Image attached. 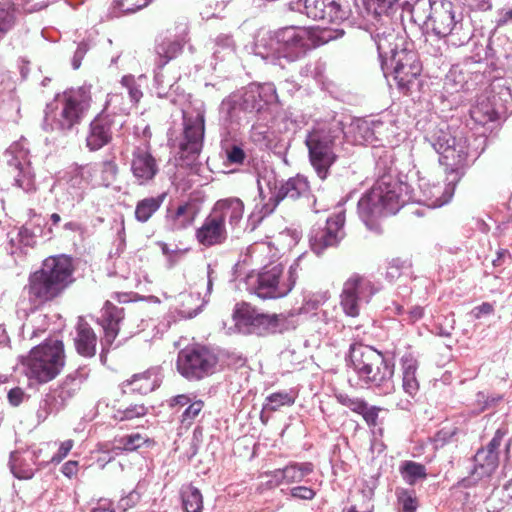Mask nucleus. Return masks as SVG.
Masks as SVG:
<instances>
[{
    "instance_id": "1",
    "label": "nucleus",
    "mask_w": 512,
    "mask_h": 512,
    "mask_svg": "<svg viewBox=\"0 0 512 512\" xmlns=\"http://www.w3.org/2000/svg\"><path fill=\"white\" fill-rule=\"evenodd\" d=\"M345 137L357 145L381 147L384 141V123L355 119L346 133L344 122L338 115L316 122L308 132L305 144L311 165L320 179L324 180L328 176L330 167L337 160V148Z\"/></svg>"
},
{
    "instance_id": "2",
    "label": "nucleus",
    "mask_w": 512,
    "mask_h": 512,
    "mask_svg": "<svg viewBox=\"0 0 512 512\" xmlns=\"http://www.w3.org/2000/svg\"><path fill=\"white\" fill-rule=\"evenodd\" d=\"M378 158L376 166L384 172L375 181L358 201V215L369 230L379 232L377 219L396 214L406 203L413 200L410 187L392 174L390 166L382 159V155L375 153Z\"/></svg>"
},
{
    "instance_id": "3",
    "label": "nucleus",
    "mask_w": 512,
    "mask_h": 512,
    "mask_svg": "<svg viewBox=\"0 0 512 512\" xmlns=\"http://www.w3.org/2000/svg\"><path fill=\"white\" fill-rule=\"evenodd\" d=\"M412 18L452 46L467 44L473 36L471 20L450 0H417L412 6Z\"/></svg>"
},
{
    "instance_id": "4",
    "label": "nucleus",
    "mask_w": 512,
    "mask_h": 512,
    "mask_svg": "<svg viewBox=\"0 0 512 512\" xmlns=\"http://www.w3.org/2000/svg\"><path fill=\"white\" fill-rule=\"evenodd\" d=\"M74 270L70 256L61 254L46 258L41 268L30 274L28 283L23 288V297L29 303V311L33 312L61 296L74 282Z\"/></svg>"
},
{
    "instance_id": "5",
    "label": "nucleus",
    "mask_w": 512,
    "mask_h": 512,
    "mask_svg": "<svg viewBox=\"0 0 512 512\" xmlns=\"http://www.w3.org/2000/svg\"><path fill=\"white\" fill-rule=\"evenodd\" d=\"M349 360L358 379L378 395H390L395 391V363L374 347L353 343L349 348Z\"/></svg>"
},
{
    "instance_id": "6",
    "label": "nucleus",
    "mask_w": 512,
    "mask_h": 512,
    "mask_svg": "<svg viewBox=\"0 0 512 512\" xmlns=\"http://www.w3.org/2000/svg\"><path fill=\"white\" fill-rule=\"evenodd\" d=\"M425 141L440 155V163L450 170L453 180H460L465 167L481 153L471 147L469 138L462 132L452 133L446 124L430 130L425 135Z\"/></svg>"
},
{
    "instance_id": "7",
    "label": "nucleus",
    "mask_w": 512,
    "mask_h": 512,
    "mask_svg": "<svg viewBox=\"0 0 512 512\" xmlns=\"http://www.w3.org/2000/svg\"><path fill=\"white\" fill-rule=\"evenodd\" d=\"M91 103L87 87L71 88L48 104L42 123L43 130L66 134L76 128L84 118Z\"/></svg>"
},
{
    "instance_id": "8",
    "label": "nucleus",
    "mask_w": 512,
    "mask_h": 512,
    "mask_svg": "<svg viewBox=\"0 0 512 512\" xmlns=\"http://www.w3.org/2000/svg\"><path fill=\"white\" fill-rule=\"evenodd\" d=\"M299 256L289 267L287 275H283V266L278 264L258 273H251L246 277V289L261 299H276L286 296L295 286L300 272L303 271Z\"/></svg>"
},
{
    "instance_id": "9",
    "label": "nucleus",
    "mask_w": 512,
    "mask_h": 512,
    "mask_svg": "<svg viewBox=\"0 0 512 512\" xmlns=\"http://www.w3.org/2000/svg\"><path fill=\"white\" fill-rule=\"evenodd\" d=\"M233 319L240 332L259 336L284 333L294 330L298 325L294 312L265 314L246 303L236 305Z\"/></svg>"
},
{
    "instance_id": "10",
    "label": "nucleus",
    "mask_w": 512,
    "mask_h": 512,
    "mask_svg": "<svg viewBox=\"0 0 512 512\" xmlns=\"http://www.w3.org/2000/svg\"><path fill=\"white\" fill-rule=\"evenodd\" d=\"M23 365L29 380L39 384L53 380L65 365L63 342L58 339L46 340L31 349Z\"/></svg>"
},
{
    "instance_id": "11",
    "label": "nucleus",
    "mask_w": 512,
    "mask_h": 512,
    "mask_svg": "<svg viewBox=\"0 0 512 512\" xmlns=\"http://www.w3.org/2000/svg\"><path fill=\"white\" fill-rule=\"evenodd\" d=\"M507 431L499 428L492 439L476 450L472 457L473 466L466 477L460 479L454 488H473L482 482H488L499 467L500 452Z\"/></svg>"
},
{
    "instance_id": "12",
    "label": "nucleus",
    "mask_w": 512,
    "mask_h": 512,
    "mask_svg": "<svg viewBox=\"0 0 512 512\" xmlns=\"http://www.w3.org/2000/svg\"><path fill=\"white\" fill-rule=\"evenodd\" d=\"M205 136V115L197 111L191 114L183 111L182 128L168 134V143L178 149L181 158H196L202 151Z\"/></svg>"
},
{
    "instance_id": "13",
    "label": "nucleus",
    "mask_w": 512,
    "mask_h": 512,
    "mask_svg": "<svg viewBox=\"0 0 512 512\" xmlns=\"http://www.w3.org/2000/svg\"><path fill=\"white\" fill-rule=\"evenodd\" d=\"M122 100L121 94L109 95L104 109L91 121L86 136V146L90 151H97L109 144L114 131L123 127V115L116 112V106Z\"/></svg>"
},
{
    "instance_id": "14",
    "label": "nucleus",
    "mask_w": 512,
    "mask_h": 512,
    "mask_svg": "<svg viewBox=\"0 0 512 512\" xmlns=\"http://www.w3.org/2000/svg\"><path fill=\"white\" fill-rule=\"evenodd\" d=\"M382 71L386 78L392 77L401 92L407 94L419 87L422 65L414 51L402 48L390 57V61H384Z\"/></svg>"
},
{
    "instance_id": "15",
    "label": "nucleus",
    "mask_w": 512,
    "mask_h": 512,
    "mask_svg": "<svg viewBox=\"0 0 512 512\" xmlns=\"http://www.w3.org/2000/svg\"><path fill=\"white\" fill-rule=\"evenodd\" d=\"M259 195L262 200L265 199L263 184H265L271 196L268 202L263 204L264 214L270 215L280 201L284 199L296 200L300 197L306 196L309 192V184L305 177L297 175L296 177L289 178L287 181L282 182L277 186L275 175L270 172L263 176H259L257 180Z\"/></svg>"
},
{
    "instance_id": "16",
    "label": "nucleus",
    "mask_w": 512,
    "mask_h": 512,
    "mask_svg": "<svg viewBox=\"0 0 512 512\" xmlns=\"http://www.w3.org/2000/svg\"><path fill=\"white\" fill-rule=\"evenodd\" d=\"M311 45V33L298 26L280 28L270 38L271 53L290 62L303 57Z\"/></svg>"
},
{
    "instance_id": "17",
    "label": "nucleus",
    "mask_w": 512,
    "mask_h": 512,
    "mask_svg": "<svg viewBox=\"0 0 512 512\" xmlns=\"http://www.w3.org/2000/svg\"><path fill=\"white\" fill-rule=\"evenodd\" d=\"M217 362L218 358L213 351L205 346L196 345L179 351L176 367L184 378L193 381L211 375Z\"/></svg>"
},
{
    "instance_id": "18",
    "label": "nucleus",
    "mask_w": 512,
    "mask_h": 512,
    "mask_svg": "<svg viewBox=\"0 0 512 512\" xmlns=\"http://www.w3.org/2000/svg\"><path fill=\"white\" fill-rule=\"evenodd\" d=\"M89 372V369L83 366L68 374L41 402L37 412L38 418L46 419L49 414L63 409L68 401L79 392L82 384L89 377Z\"/></svg>"
},
{
    "instance_id": "19",
    "label": "nucleus",
    "mask_w": 512,
    "mask_h": 512,
    "mask_svg": "<svg viewBox=\"0 0 512 512\" xmlns=\"http://www.w3.org/2000/svg\"><path fill=\"white\" fill-rule=\"evenodd\" d=\"M376 291L374 284L366 277L351 275L344 282L340 294V306L345 315L353 318L359 316L361 303H368Z\"/></svg>"
},
{
    "instance_id": "20",
    "label": "nucleus",
    "mask_w": 512,
    "mask_h": 512,
    "mask_svg": "<svg viewBox=\"0 0 512 512\" xmlns=\"http://www.w3.org/2000/svg\"><path fill=\"white\" fill-rule=\"evenodd\" d=\"M345 214L343 211L326 218L325 223L316 224L309 233L312 251L321 255L327 248L336 247L345 236Z\"/></svg>"
},
{
    "instance_id": "21",
    "label": "nucleus",
    "mask_w": 512,
    "mask_h": 512,
    "mask_svg": "<svg viewBox=\"0 0 512 512\" xmlns=\"http://www.w3.org/2000/svg\"><path fill=\"white\" fill-rule=\"evenodd\" d=\"M3 157L7 165L13 168L16 185L26 192L35 188L34 174L31 167L30 151L25 138L13 142L4 152Z\"/></svg>"
},
{
    "instance_id": "22",
    "label": "nucleus",
    "mask_w": 512,
    "mask_h": 512,
    "mask_svg": "<svg viewBox=\"0 0 512 512\" xmlns=\"http://www.w3.org/2000/svg\"><path fill=\"white\" fill-rule=\"evenodd\" d=\"M395 24L392 18L385 17L384 23L365 27L377 48L381 68L384 61H390V57L400 52L404 44L403 38L395 31Z\"/></svg>"
},
{
    "instance_id": "23",
    "label": "nucleus",
    "mask_w": 512,
    "mask_h": 512,
    "mask_svg": "<svg viewBox=\"0 0 512 512\" xmlns=\"http://www.w3.org/2000/svg\"><path fill=\"white\" fill-rule=\"evenodd\" d=\"M235 94L248 115L265 111L277 100L276 88L272 83H251Z\"/></svg>"
},
{
    "instance_id": "24",
    "label": "nucleus",
    "mask_w": 512,
    "mask_h": 512,
    "mask_svg": "<svg viewBox=\"0 0 512 512\" xmlns=\"http://www.w3.org/2000/svg\"><path fill=\"white\" fill-rule=\"evenodd\" d=\"M304 13L313 20L328 23L344 21L350 16L347 0H303Z\"/></svg>"
},
{
    "instance_id": "25",
    "label": "nucleus",
    "mask_w": 512,
    "mask_h": 512,
    "mask_svg": "<svg viewBox=\"0 0 512 512\" xmlns=\"http://www.w3.org/2000/svg\"><path fill=\"white\" fill-rule=\"evenodd\" d=\"M130 170L138 185H146L156 177L159 164L151 154L148 145L136 147L132 151Z\"/></svg>"
},
{
    "instance_id": "26",
    "label": "nucleus",
    "mask_w": 512,
    "mask_h": 512,
    "mask_svg": "<svg viewBox=\"0 0 512 512\" xmlns=\"http://www.w3.org/2000/svg\"><path fill=\"white\" fill-rule=\"evenodd\" d=\"M244 203L240 198L228 197L216 201L209 212L216 220L234 230L239 226L244 215Z\"/></svg>"
},
{
    "instance_id": "27",
    "label": "nucleus",
    "mask_w": 512,
    "mask_h": 512,
    "mask_svg": "<svg viewBox=\"0 0 512 512\" xmlns=\"http://www.w3.org/2000/svg\"><path fill=\"white\" fill-rule=\"evenodd\" d=\"M228 237L227 225H223L210 214L204 218L201 226L195 231L197 242L205 248L221 246L227 242Z\"/></svg>"
},
{
    "instance_id": "28",
    "label": "nucleus",
    "mask_w": 512,
    "mask_h": 512,
    "mask_svg": "<svg viewBox=\"0 0 512 512\" xmlns=\"http://www.w3.org/2000/svg\"><path fill=\"white\" fill-rule=\"evenodd\" d=\"M238 99L240 98L232 93L219 106V123L228 132L236 130L248 116Z\"/></svg>"
},
{
    "instance_id": "29",
    "label": "nucleus",
    "mask_w": 512,
    "mask_h": 512,
    "mask_svg": "<svg viewBox=\"0 0 512 512\" xmlns=\"http://www.w3.org/2000/svg\"><path fill=\"white\" fill-rule=\"evenodd\" d=\"M198 209L191 202H183L175 208H168L165 220L166 228L171 232H179L193 225Z\"/></svg>"
},
{
    "instance_id": "30",
    "label": "nucleus",
    "mask_w": 512,
    "mask_h": 512,
    "mask_svg": "<svg viewBox=\"0 0 512 512\" xmlns=\"http://www.w3.org/2000/svg\"><path fill=\"white\" fill-rule=\"evenodd\" d=\"M124 319V309L106 302L102 309L101 323L104 329V338L101 340V346L104 351H109L112 343L119 333V325Z\"/></svg>"
},
{
    "instance_id": "31",
    "label": "nucleus",
    "mask_w": 512,
    "mask_h": 512,
    "mask_svg": "<svg viewBox=\"0 0 512 512\" xmlns=\"http://www.w3.org/2000/svg\"><path fill=\"white\" fill-rule=\"evenodd\" d=\"M74 345L79 355L91 358L96 354L97 336L91 326L79 317L76 325Z\"/></svg>"
},
{
    "instance_id": "32",
    "label": "nucleus",
    "mask_w": 512,
    "mask_h": 512,
    "mask_svg": "<svg viewBox=\"0 0 512 512\" xmlns=\"http://www.w3.org/2000/svg\"><path fill=\"white\" fill-rule=\"evenodd\" d=\"M448 171V183L442 185L440 183L433 184L427 191H424L423 201L428 207L438 208L447 204L454 195L455 186L459 180H453V176Z\"/></svg>"
},
{
    "instance_id": "33",
    "label": "nucleus",
    "mask_w": 512,
    "mask_h": 512,
    "mask_svg": "<svg viewBox=\"0 0 512 512\" xmlns=\"http://www.w3.org/2000/svg\"><path fill=\"white\" fill-rule=\"evenodd\" d=\"M402 373V389L409 397L414 398L419 391V381L416 377L418 361L412 353L404 354L400 359Z\"/></svg>"
},
{
    "instance_id": "34",
    "label": "nucleus",
    "mask_w": 512,
    "mask_h": 512,
    "mask_svg": "<svg viewBox=\"0 0 512 512\" xmlns=\"http://www.w3.org/2000/svg\"><path fill=\"white\" fill-rule=\"evenodd\" d=\"M501 114L503 112L494 105L493 100L485 93L478 97L476 104L470 109L471 119L476 124L483 126L497 120Z\"/></svg>"
},
{
    "instance_id": "35",
    "label": "nucleus",
    "mask_w": 512,
    "mask_h": 512,
    "mask_svg": "<svg viewBox=\"0 0 512 512\" xmlns=\"http://www.w3.org/2000/svg\"><path fill=\"white\" fill-rule=\"evenodd\" d=\"M397 0H363L366 12V26L384 23V18H392L389 11Z\"/></svg>"
},
{
    "instance_id": "36",
    "label": "nucleus",
    "mask_w": 512,
    "mask_h": 512,
    "mask_svg": "<svg viewBox=\"0 0 512 512\" xmlns=\"http://www.w3.org/2000/svg\"><path fill=\"white\" fill-rule=\"evenodd\" d=\"M485 94L490 96L494 105H496L503 113L512 109V92L506 79H494L490 84L489 90H487Z\"/></svg>"
},
{
    "instance_id": "37",
    "label": "nucleus",
    "mask_w": 512,
    "mask_h": 512,
    "mask_svg": "<svg viewBox=\"0 0 512 512\" xmlns=\"http://www.w3.org/2000/svg\"><path fill=\"white\" fill-rule=\"evenodd\" d=\"M182 49L183 44L177 39L165 37L158 41L155 47L158 68H163L170 60L176 58Z\"/></svg>"
},
{
    "instance_id": "38",
    "label": "nucleus",
    "mask_w": 512,
    "mask_h": 512,
    "mask_svg": "<svg viewBox=\"0 0 512 512\" xmlns=\"http://www.w3.org/2000/svg\"><path fill=\"white\" fill-rule=\"evenodd\" d=\"M165 194L157 197H148L139 201L135 208V218L142 223L147 222L150 217L161 207Z\"/></svg>"
},
{
    "instance_id": "39",
    "label": "nucleus",
    "mask_w": 512,
    "mask_h": 512,
    "mask_svg": "<svg viewBox=\"0 0 512 512\" xmlns=\"http://www.w3.org/2000/svg\"><path fill=\"white\" fill-rule=\"evenodd\" d=\"M313 471L314 465L311 462H290L284 467V478L287 484L299 483Z\"/></svg>"
},
{
    "instance_id": "40",
    "label": "nucleus",
    "mask_w": 512,
    "mask_h": 512,
    "mask_svg": "<svg viewBox=\"0 0 512 512\" xmlns=\"http://www.w3.org/2000/svg\"><path fill=\"white\" fill-rule=\"evenodd\" d=\"M399 471L403 480L409 485H415L427 477L426 467L414 461H404Z\"/></svg>"
},
{
    "instance_id": "41",
    "label": "nucleus",
    "mask_w": 512,
    "mask_h": 512,
    "mask_svg": "<svg viewBox=\"0 0 512 512\" xmlns=\"http://www.w3.org/2000/svg\"><path fill=\"white\" fill-rule=\"evenodd\" d=\"M181 495L184 512H202L203 498L198 488L190 485L182 491Z\"/></svg>"
},
{
    "instance_id": "42",
    "label": "nucleus",
    "mask_w": 512,
    "mask_h": 512,
    "mask_svg": "<svg viewBox=\"0 0 512 512\" xmlns=\"http://www.w3.org/2000/svg\"><path fill=\"white\" fill-rule=\"evenodd\" d=\"M9 244L12 248L33 247L36 244L35 233L26 225L20 227L15 233L9 234Z\"/></svg>"
},
{
    "instance_id": "43",
    "label": "nucleus",
    "mask_w": 512,
    "mask_h": 512,
    "mask_svg": "<svg viewBox=\"0 0 512 512\" xmlns=\"http://www.w3.org/2000/svg\"><path fill=\"white\" fill-rule=\"evenodd\" d=\"M395 494L397 497L398 512H416L418 499L414 490L397 488Z\"/></svg>"
},
{
    "instance_id": "44",
    "label": "nucleus",
    "mask_w": 512,
    "mask_h": 512,
    "mask_svg": "<svg viewBox=\"0 0 512 512\" xmlns=\"http://www.w3.org/2000/svg\"><path fill=\"white\" fill-rule=\"evenodd\" d=\"M152 0H113V12L116 16L133 14L147 7Z\"/></svg>"
},
{
    "instance_id": "45",
    "label": "nucleus",
    "mask_w": 512,
    "mask_h": 512,
    "mask_svg": "<svg viewBox=\"0 0 512 512\" xmlns=\"http://www.w3.org/2000/svg\"><path fill=\"white\" fill-rule=\"evenodd\" d=\"M294 401V397L288 392H275L266 397L263 410L274 412L282 406H291L294 404Z\"/></svg>"
},
{
    "instance_id": "46",
    "label": "nucleus",
    "mask_w": 512,
    "mask_h": 512,
    "mask_svg": "<svg viewBox=\"0 0 512 512\" xmlns=\"http://www.w3.org/2000/svg\"><path fill=\"white\" fill-rule=\"evenodd\" d=\"M15 24V12L8 3H0V39L13 28Z\"/></svg>"
},
{
    "instance_id": "47",
    "label": "nucleus",
    "mask_w": 512,
    "mask_h": 512,
    "mask_svg": "<svg viewBox=\"0 0 512 512\" xmlns=\"http://www.w3.org/2000/svg\"><path fill=\"white\" fill-rule=\"evenodd\" d=\"M86 174H89L86 167H76L69 172L68 185L79 195L80 191L88 184V176Z\"/></svg>"
},
{
    "instance_id": "48",
    "label": "nucleus",
    "mask_w": 512,
    "mask_h": 512,
    "mask_svg": "<svg viewBox=\"0 0 512 512\" xmlns=\"http://www.w3.org/2000/svg\"><path fill=\"white\" fill-rule=\"evenodd\" d=\"M204 407L202 400H193L183 411L180 422L185 428H189Z\"/></svg>"
},
{
    "instance_id": "49",
    "label": "nucleus",
    "mask_w": 512,
    "mask_h": 512,
    "mask_svg": "<svg viewBox=\"0 0 512 512\" xmlns=\"http://www.w3.org/2000/svg\"><path fill=\"white\" fill-rule=\"evenodd\" d=\"M102 184L109 187L117 178L118 165L114 160H105L100 164Z\"/></svg>"
},
{
    "instance_id": "50",
    "label": "nucleus",
    "mask_w": 512,
    "mask_h": 512,
    "mask_svg": "<svg viewBox=\"0 0 512 512\" xmlns=\"http://www.w3.org/2000/svg\"><path fill=\"white\" fill-rule=\"evenodd\" d=\"M337 401L355 413H360L365 408L366 401L358 397H350L346 393L336 394Z\"/></svg>"
},
{
    "instance_id": "51",
    "label": "nucleus",
    "mask_w": 512,
    "mask_h": 512,
    "mask_svg": "<svg viewBox=\"0 0 512 512\" xmlns=\"http://www.w3.org/2000/svg\"><path fill=\"white\" fill-rule=\"evenodd\" d=\"M147 442V439L144 438L139 433H134L130 435H125L119 439V444L126 451H134L140 448Z\"/></svg>"
},
{
    "instance_id": "52",
    "label": "nucleus",
    "mask_w": 512,
    "mask_h": 512,
    "mask_svg": "<svg viewBox=\"0 0 512 512\" xmlns=\"http://www.w3.org/2000/svg\"><path fill=\"white\" fill-rule=\"evenodd\" d=\"M121 84L124 88H126L131 102L133 104L138 103L143 94L142 91L139 89V86L136 84L134 76H124L121 80Z\"/></svg>"
},
{
    "instance_id": "53",
    "label": "nucleus",
    "mask_w": 512,
    "mask_h": 512,
    "mask_svg": "<svg viewBox=\"0 0 512 512\" xmlns=\"http://www.w3.org/2000/svg\"><path fill=\"white\" fill-rule=\"evenodd\" d=\"M150 377L151 374L149 372H146L142 375H134L132 381H130L129 384L135 385L137 382H141L139 386H136L133 389L138 390L142 394H147L152 392L156 387L155 382L151 381Z\"/></svg>"
},
{
    "instance_id": "54",
    "label": "nucleus",
    "mask_w": 512,
    "mask_h": 512,
    "mask_svg": "<svg viewBox=\"0 0 512 512\" xmlns=\"http://www.w3.org/2000/svg\"><path fill=\"white\" fill-rule=\"evenodd\" d=\"M73 447L72 440H66L60 444L58 452L51 457L50 460L43 461L39 465H47L49 463H60L70 452Z\"/></svg>"
},
{
    "instance_id": "55",
    "label": "nucleus",
    "mask_w": 512,
    "mask_h": 512,
    "mask_svg": "<svg viewBox=\"0 0 512 512\" xmlns=\"http://www.w3.org/2000/svg\"><path fill=\"white\" fill-rule=\"evenodd\" d=\"M404 267V261H401L400 259H393L391 262H389L386 268V278L390 282L398 279L402 275Z\"/></svg>"
},
{
    "instance_id": "56",
    "label": "nucleus",
    "mask_w": 512,
    "mask_h": 512,
    "mask_svg": "<svg viewBox=\"0 0 512 512\" xmlns=\"http://www.w3.org/2000/svg\"><path fill=\"white\" fill-rule=\"evenodd\" d=\"M147 413V408L142 404H134L125 408L122 411L121 420H131L133 418L144 416Z\"/></svg>"
},
{
    "instance_id": "57",
    "label": "nucleus",
    "mask_w": 512,
    "mask_h": 512,
    "mask_svg": "<svg viewBox=\"0 0 512 512\" xmlns=\"http://www.w3.org/2000/svg\"><path fill=\"white\" fill-rule=\"evenodd\" d=\"M216 46L217 49L214 52V55L219 58V54L221 53V50L227 51L228 53L233 52L234 49V41L231 36L229 35H220L216 39Z\"/></svg>"
},
{
    "instance_id": "58",
    "label": "nucleus",
    "mask_w": 512,
    "mask_h": 512,
    "mask_svg": "<svg viewBox=\"0 0 512 512\" xmlns=\"http://www.w3.org/2000/svg\"><path fill=\"white\" fill-rule=\"evenodd\" d=\"M290 494L293 498L301 500H312L316 492L310 487L296 486L290 489Z\"/></svg>"
},
{
    "instance_id": "59",
    "label": "nucleus",
    "mask_w": 512,
    "mask_h": 512,
    "mask_svg": "<svg viewBox=\"0 0 512 512\" xmlns=\"http://www.w3.org/2000/svg\"><path fill=\"white\" fill-rule=\"evenodd\" d=\"M227 160L232 164H242L245 160V152L237 145L226 149Z\"/></svg>"
},
{
    "instance_id": "60",
    "label": "nucleus",
    "mask_w": 512,
    "mask_h": 512,
    "mask_svg": "<svg viewBox=\"0 0 512 512\" xmlns=\"http://www.w3.org/2000/svg\"><path fill=\"white\" fill-rule=\"evenodd\" d=\"M378 413H379V408H377L375 406L368 407V404L366 403L365 408L359 414H361L363 416L364 420L366 421V423L368 425L375 426L377 424V420H378Z\"/></svg>"
},
{
    "instance_id": "61",
    "label": "nucleus",
    "mask_w": 512,
    "mask_h": 512,
    "mask_svg": "<svg viewBox=\"0 0 512 512\" xmlns=\"http://www.w3.org/2000/svg\"><path fill=\"white\" fill-rule=\"evenodd\" d=\"M267 477H270V480L268 481V484L270 486H279L282 483H286V478H284V468L282 469H275L273 471H269L265 473Z\"/></svg>"
},
{
    "instance_id": "62",
    "label": "nucleus",
    "mask_w": 512,
    "mask_h": 512,
    "mask_svg": "<svg viewBox=\"0 0 512 512\" xmlns=\"http://www.w3.org/2000/svg\"><path fill=\"white\" fill-rule=\"evenodd\" d=\"M25 392L20 387L12 388L7 395L8 401L12 406H18L20 405L24 398H25Z\"/></svg>"
},
{
    "instance_id": "63",
    "label": "nucleus",
    "mask_w": 512,
    "mask_h": 512,
    "mask_svg": "<svg viewBox=\"0 0 512 512\" xmlns=\"http://www.w3.org/2000/svg\"><path fill=\"white\" fill-rule=\"evenodd\" d=\"M266 216L267 215L264 214V209L262 206L261 210L259 212H253L249 215L246 228L249 229V231H251V232L254 231L257 228V226L259 225V223Z\"/></svg>"
},
{
    "instance_id": "64",
    "label": "nucleus",
    "mask_w": 512,
    "mask_h": 512,
    "mask_svg": "<svg viewBox=\"0 0 512 512\" xmlns=\"http://www.w3.org/2000/svg\"><path fill=\"white\" fill-rule=\"evenodd\" d=\"M512 22V7L508 9L498 10V16L496 19V26L501 27L507 23Z\"/></svg>"
}]
</instances>
